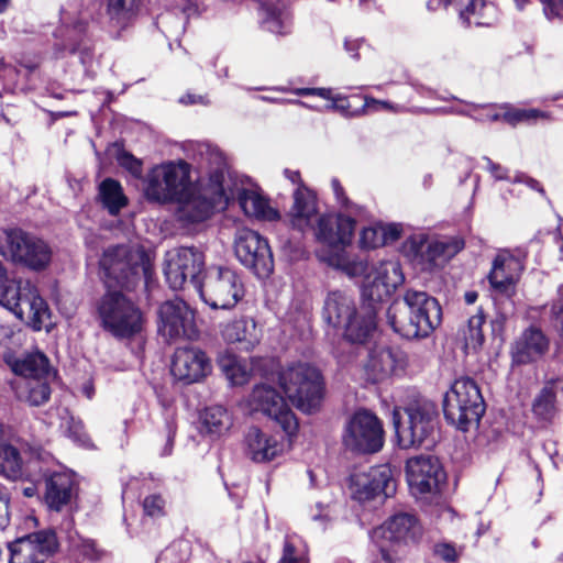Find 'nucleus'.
Instances as JSON below:
<instances>
[{
    "instance_id": "obj_1",
    "label": "nucleus",
    "mask_w": 563,
    "mask_h": 563,
    "mask_svg": "<svg viewBox=\"0 0 563 563\" xmlns=\"http://www.w3.org/2000/svg\"><path fill=\"white\" fill-rule=\"evenodd\" d=\"M133 257L128 246L117 245L107 249L100 260L108 291L100 298L97 311L102 328L118 339L132 338L143 329L139 307L121 291L111 290L114 286L130 290L139 283L141 273L148 275L143 256L137 255L140 262Z\"/></svg>"
},
{
    "instance_id": "obj_2",
    "label": "nucleus",
    "mask_w": 563,
    "mask_h": 563,
    "mask_svg": "<svg viewBox=\"0 0 563 563\" xmlns=\"http://www.w3.org/2000/svg\"><path fill=\"white\" fill-rule=\"evenodd\" d=\"M321 258L328 266L342 272L349 278L362 277V296L376 307L405 282L401 265L397 261H384L369 266L367 258L363 256L332 251L321 253Z\"/></svg>"
},
{
    "instance_id": "obj_3",
    "label": "nucleus",
    "mask_w": 563,
    "mask_h": 563,
    "mask_svg": "<svg viewBox=\"0 0 563 563\" xmlns=\"http://www.w3.org/2000/svg\"><path fill=\"white\" fill-rule=\"evenodd\" d=\"M388 324L400 336L411 340L429 336L442 319L438 300L426 291L407 289L404 301H394L386 312Z\"/></svg>"
},
{
    "instance_id": "obj_4",
    "label": "nucleus",
    "mask_w": 563,
    "mask_h": 563,
    "mask_svg": "<svg viewBox=\"0 0 563 563\" xmlns=\"http://www.w3.org/2000/svg\"><path fill=\"white\" fill-rule=\"evenodd\" d=\"M377 308L371 301L357 307L355 298L344 290L329 291L323 305V320L334 329L343 330L351 343L367 342L376 330Z\"/></svg>"
},
{
    "instance_id": "obj_5",
    "label": "nucleus",
    "mask_w": 563,
    "mask_h": 563,
    "mask_svg": "<svg viewBox=\"0 0 563 563\" xmlns=\"http://www.w3.org/2000/svg\"><path fill=\"white\" fill-rule=\"evenodd\" d=\"M278 384L288 400L300 411L312 413L320 409L324 398L321 372L307 362H291L277 374Z\"/></svg>"
},
{
    "instance_id": "obj_6",
    "label": "nucleus",
    "mask_w": 563,
    "mask_h": 563,
    "mask_svg": "<svg viewBox=\"0 0 563 563\" xmlns=\"http://www.w3.org/2000/svg\"><path fill=\"white\" fill-rule=\"evenodd\" d=\"M0 305L35 331L49 319V309L37 288L29 280L10 284L7 269L0 262Z\"/></svg>"
},
{
    "instance_id": "obj_7",
    "label": "nucleus",
    "mask_w": 563,
    "mask_h": 563,
    "mask_svg": "<svg viewBox=\"0 0 563 563\" xmlns=\"http://www.w3.org/2000/svg\"><path fill=\"white\" fill-rule=\"evenodd\" d=\"M407 419L401 421L400 410L393 412L394 427L401 449L430 448L434 443L438 411L434 404L427 399L410 402L405 408Z\"/></svg>"
},
{
    "instance_id": "obj_8",
    "label": "nucleus",
    "mask_w": 563,
    "mask_h": 563,
    "mask_svg": "<svg viewBox=\"0 0 563 563\" xmlns=\"http://www.w3.org/2000/svg\"><path fill=\"white\" fill-rule=\"evenodd\" d=\"M0 255L15 265L42 272L51 264L53 251L49 244L37 235L13 228L0 234Z\"/></svg>"
},
{
    "instance_id": "obj_9",
    "label": "nucleus",
    "mask_w": 563,
    "mask_h": 563,
    "mask_svg": "<svg viewBox=\"0 0 563 563\" xmlns=\"http://www.w3.org/2000/svg\"><path fill=\"white\" fill-rule=\"evenodd\" d=\"M446 421L459 430L467 431L477 424L485 412V402L477 384L468 378L455 379L443 398Z\"/></svg>"
},
{
    "instance_id": "obj_10",
    "label": "nucleus",
    "mask_w": 563,
    "mask_h": 563,
    "mask_svg": "<svg viewBox=\"0 0 563 563\" xmlns=\"http://www.w3.org/2000/svg\"><path fill=\"white\" fill-rule=\"evenodd\" d=\"M421 536V526L410 514H397L372 532L384 563H401L409 542H416Z\"/></svg>"
},
{
    "instance_id": "obj_11",
    "label": "nucleus",
    "mask_w": 563,
    "mask_h": 563,
    "mask_svg": "<svg viewBox=\"0 0 563 563\" xmlns=\"http://www.w3.org/2000/svg\"><path fill=\"white\" fill-rule=\"evenodd\" d=\"M191 185L189 165L183 161L154 166L146 175L144 195L161 205L175 202Z\"/></svg>"
},
{
    "instance_id": "obj_12",
    "label": "nucleus",
    "mask_w": 563,
    "mask_h": 563,
    "mask_svg": "<svg viewBox=\"0 0 563 563\" xmlns=\"http://www.w3.org/2000/svg\"><path fill=\"white\" fill-rule=\"evenodd\" d=\"M197 291L212 309L228 310L236 306L244 296V287L239 275L228 267L207 268Z\"/></svg>"
},
{
    "instance_id": "obj_13",
    "label": "nucleus",
    "mask_w": 563,
    "mask_h": 563,
    "mask_svg": "<svg viewBox=\"0 0 563 563\" xmlns=\"http://www.w3.org/2000/svg\"><path fill=\"white\" fill-rule=\"evenodd\" d=\"M464 246L456 238L431 239L426 233L411 234L404 243V251L411 261L431 271L442 266Z\"/></svg>"
},
{
    "instance_id": "obj_14",
    "label": "nucleus",
    "mask_w": 563,
    "mask_h": 563,
    "mask_svg": "<svg viewBox=\"0 0 563 563\" xmlns=\"http://www.w3.org/2000/svg\"><path fill=\"white\" fill-rule=\"evenodd\" d=\"M382 421L366 409L355 411L346 421L342 434L343 445L357 453H376L384 445Z\"/></svg>"
},
{
    "instance_id": "obj_15",
    "label": "nucleus",
    "mask_w": 563,
    "mask_h": 563,
    "mask_svg": "<svg viewBox=\"0 0 563 563\" xmlns=\"http://www.w3.org/2000/svg\"><path fill=\"white\" fill-rule=\"evenodd\" d=\"M205 254L197 247L181 246L166 253L164 274L169 287L183 289L190 284L197 290L202 283L200 275L206 273Z\"/></svg>"
},
{
    "instance_id": "obj_16",
    "label": "nucleus",
    "mask_w": 563,
    "mask_h": 563,
    "mask_svg": "<svg viewBox=\"0 0 563 563\" xmlns=\"http://www.w3.org/2000/svg\"><path fill=\"white\" fill-rule=\"evenodd\" d=\"M249 406L252 411L274 420L288 437L297 433L299 424L295 413L273 386L266 383L255 385L249 396Z\"/></svg>"
},
{
    "instance_id": "obj_17",
    "label": "nucleus",
    "mask_w": 563,
    "mask_h": 563,
    "mask_svg": "<svg viewBox=\"0 0 563 563\" xmlns=\"http://www.w3.org/2000/svg\"><path fill=\"white\" fill-rule=\"evenodd\" d=\"M349 488L352 498L360 503L384 500L395 494L396 481L391 467L383 464L353 473Z\"/></svg>"
},
{
    "instance_id": "obj_18",
    "label": "nucleus",
    "mask_w": 563,
    "mask_h": 563,
    "mask_svg": "<svg viewBox=\"0 0 563 563\" xmlns=\"http://www.w3.org/2000/svg\"><path fill=\"white\" fill-rule=\"evenodd\" d=\"M234 249L238 260L257 276H268L273 272L271 247L256 231L247 228L238 230Z\"/></svg>"
},
{
    "instance_id": "obj_19",
    "label": "nucleus",
    "mask_w": 563,
    "mask_h": 563,
    "mask_svg": "<svg viewBox=\"0 0 563 563\" xmlns=\"http://www.w3.org/2000/svg\"><path fill=\"white\" fill-rule=\"evenodd\" d=\"M408 485L413 494H432L445 483L446 474L438 457L419 455L406 463Z\"/></svg>"
},
{
    "instance_id": "obj_20",
    "label": "nucleus",
    "mask_w": 563,
    "mask_h": 563,
    "mask_svg": "<svg viewBox=\"0 0 563 563\" xmlns=\"http://www.w3.org/2000/svg\"><path fill=\"white\" fill-rule=\"evenodd\" d=\"M58 548L56 533L41 530L9 544L10 563H44Z\"/></svg>"
},
{
    "instance_id": "obj_21",
    "label": "nucleus",
    "mask_w": 563,
    "mask_h": 563,
    "mask_svg": "<svg viewBox=\"0 0 563 563\" xmlns=\"http://www.w3.org/2000/svg\"><path fill=\"white\" fill-rule=\"evenodd\" d=\"M314 234L319 241L325 245L317 252L318 258H321L323 252H347L344 245L351 242L355 230V220L350 214H323L317 218Z\"/></svg>"
},
{
    "instance_id": "obj_22",
    "label": "nucleus",
    "mask_w": 563,
    "mask_h": 563,
    "mask_svg": "<svg viewBox=\"0 0 563 563\" xmlns=\"http://www.w3.org/2000/svg\"><path fill=\"white\" fill-rule=\"evenodd\" d=\"M525 269L523 261L508 250H501L493 261L488 283L494 296L512 298Z\"/></svg>"
},
{
    "instance_id": "obj_23",
    "label": "nucleus",
    "mask_w": 563,
    "mask_h": 563,
    "mask_svg": "<svg viewBox=\"0 0 563 563\" xmlns=\"http://www.w3.org/2000/svg\"><path fill=\"white\" fill-rule=\"evenodd\" d=\"M158 331L172 340L180 336L191 339L196 334L195 313L181 299L165 301L158 309Z\"/></svg>"
},
{
    "instance_id": "obj_24",
    "label": "nucleus",
    "mask_w": 563,
    "mask_h": 563,
    "mask_svg": "<svg viewBox=\"0 0 563 563\" xmlns=\"http://www.w3.org/2000/svg\"><path fill=\"white\" fill-rule=\"evenodd\" d=\"M211 371V361L201 349L185 346L175 351L170 372L177 380L185 384L198 383Z\"/></svg>"
},
{
    "instance_id": "obj_25",
    "label": "nucleus",
    "mask_w": 563,
    "mask_h": 563,
    "mask_svg": "<svg viewBox=\"0 0 563 563\" xmlns=\"http://www.w3.org/2000/svg\"><path fill=\"white\" fill-rule=\"evenodd\" d=\"M217 197L219 199L222 197L229 199L220 184L214 189V197L212 199L203 196L191 184L186 189V194L175 201L178 205L176 211L177 220L184 224L199 223L207 220L212 213Z\"/></svg>"
},
{
    "instance_id": "obj_26",
    "label": "nucleus",
    "mask_w": 563,
    "mask_h": 563,
    "mask_svg": "<svg viewBox=\"0 0 563 563\" xmlns=\"http://www.w3.org/2000/svg\"><path fill=\"white\" fill-rule=\"evenodd\" d=\"M405 365V354L399 349L389 346H376L368 353V358L364 365L366 379L371 383L383 382L402 369Z\"/></svg>"
},
{
    "instance_id": "obj_27",
    "label": "nucleus",
    "mask_w": 563,
    "mask_h": 563,
    "mask_svg": "<svg viewBox=\"0 0 563 563\" xmlns=\"http://www.w3.org/2000/svg\"><path fill=\"white\" fill-rule=\"evenodd\" d=\"M549 350V340L534 327L525 330L511 346L512 361L516 364H528L542 357Z\"/></svg>"
},
{
    "instance_id": "obj_28",
    "label": "nucleus",
    "mask_w": 563,
    "mask_h": 563,
    "mask_svg": "<svg viewBox=\"0 0 563 563\" xmlns=\"http://www.w3.org/2000/svg\"><path fill=\"white\" fill-rule=\"evenodd\" d=\"M294 205L290 209V222L294 228L305 231L312 228L318 218L317 198L312 190L300 184L294 191Z\"/></svg>"
},
{
    "instance_id": "obj_29",
    "label": "nucleus",
    "mask_w": 563,
    "mask_h": 563,
    "mask_svg": "<svg viewBox=\"0 0 563 563\" xmlns=\"http://www.w3.org/2000/svg\"><path fill=\"white\" fill-rule=\"evenodd\" d=\"M75 495V479L68 472H56L45 481L44 499L49 509L59 511Z\"/></svg>"
},
{
    "instance_id": "obj_30",
    "label": "nucleus",
    "mask_w": 563,
    "mask_h": 563,
    "mask_svg": "<svg viewBox=\"0 0 563 563\" xmlns=\"http://www.w3.org/2000/svg\"><path fill=\"white\" fill-rule=\"evenodd\" d=\"M245 439L247 452L255 462L271 461L284 450L283 443L276 437L264 433L256 427L250 428Z\"/></svg>"
},
{
    "instance_id": "obj_31",
    "label": "nucleus",
    "mask_w": 563,
    "mask_h": 563,
    "mask_svg": "<svg viewBox=\"0 0 563 563\" xmlns=\"http://www.w3.org/2000/svg\"><path fill=\"white\" fill-rule=\"evenodd\" d=\"M239 205L245 216L261 220H276L278 212L269 206V201L256 188H239L236 190Z\"/></svg>"
},
{
    "instance_id": "obj_32",
    "label": "nucleus",
    "mask_w": 563,
    "mask_h": 563,
    "mask_svg": "<svg viewBox=\"0 0 563 563\" xmlns=\"http://www.w3.org/2000/svg\"><path fill=\"white\" fill-rule=\"evenodd\" d=\"M222 336L229 343H241L250 350L258 343L260 330L252 318H241L225 324Z\"/></svg>"
},
{
    "instance_id": "obj_33",
    "label": "nucleus",
    "mask_w": 563,
    "mask_h": 563,
    "mask_svg": "<svg viewBox=\"0 0 563 563\" xmlns=\"http://www.w3.org/2000/svg\"><path fill=\"white\" fill-rule=\"evenodd\" d=\"M232 426V420L225 408L211 406L200 415V432L210 437L224 434Z\"/></svg>"
},
{
    "instance_id": "obj_34",
    "label": "nucleus",
    "mask_w": 563,
    "mask_h": 563,
    "mask_svg": "<svg viewBox=\"0 0 563 563\" xmlns=\"http://www.w3.org/2000/svg\"><path fill=\"white\" fill-rule=\"evenodd\" d=\"M98 198L102 207L111 216H117L126 207L128 198L121 184L113 178H106L98 187Z\"/></svg>"
},
{
    "instance_id": "obj_35",
    "label": "nucleus",
    "mask_w": 563,
    "mask_h": 563,
    "mask_svg": "<svg viewBox=\"0 0 563 563\" xmlns=\"http://www.w3.org/2000/svg\"><path fill=\"white\" fill-rule=\"evenodd\" d=\"M11 367L16 375L24 378H44L49 372V362L45 354L34 352L15 360Z\"/></svg>"
},
{
    "instance_id": "obj_36",
    "label": "nucleus",
    "mask_w": 563,
    "mask_h": 563,
    "mask_svg": "<svg viewBox=\"0 0 563 563\" xmlns=\"http://www.w3.org/2000/svg\"><path fill=\"white\" fill-rule=\"evenodd\" d=\"M276 90L282 92H291L296 96L305 97V96H318L325 100H329L330 103L324 106V111H339L344 115L349 114L350 102L346 97L342 95H332V90L330 88H295L288 89L286 87L276 88Z\"/></svg>"
},
{
    "instance_id": "obj_37",
    "label": "nucleus",
    "mask_w": 563,
    "mask_h": 563,
    "mask_svg": "<svg viewBox=\"0 0 563 563\" xmlns=\"http://www.w3.org/2000/svg\"><path fill=\"white\" fill-rule=\"evenodd\" d=\"M3 427L0 424V473L11 479L23 476L22 460L19 451L2 439Z\"/></svg>"
},
{
    "instance_id": "obj_38",
    "label": "nucleus",
    "mask_w": 563,
    "mask_h": 563,
    "mask_svg": "<svg viewBox=\"0 0 563 563\" xmlns=\"http://www.w3.org/2000/svg\"><path fill=\"white\" fill-rule=\"evenodd\" d=\"M219 366L232 385H243L249 382L251 368L246 361L231 353H224L219 358Z\"/></svg>"
},
{
    "instance_id": "obj_39",
    "label": "nucleus",
    "mask_w": 563,
    "mask_h": 563,
    "mask_svg": "<svg viewBox=\"0 0 563 563\" xmlns=\"http://www.w3.org/2000/svg\"><path fill=\"white\" fill-rule=\"evenodd\" d=\"M555 400L554 383L550 382L543 386L533 400L532 412L536 418L542 421H550L556 412Z\"/></svg>"
},
{
    "instance_id": "obj_40",
    "label": "nucleus",
    "mask_w": 563,
    "mask_h": 563,
    "mask_svg": "<svg viewBox=\"0 0 563 563\" xmlns=\"http://www.w3.org/2000/svg\"><path fill=\"white\" fill-rule=\"evenodd\" d=\"M18 396L32 406H41L49 399L51 388L43 378L25 380L19 386Z\"/></svg>"
},
{
    "instance_id": "obj_41",
    "label": "nucleus",
    "mask_w": 563,
    "mask_h": 563,
    "mask_svg": "<svg viewBox=\"0 0 563 563\" xmlns=\"http://www.w3.org/2000/svg\"><path fill=\"white\" fill-rule=\"evenodd\" d=\"M484 323L485 316L482 310H478L468 319L466 328L462 330L466 352H476L483 345L485 336L482 328Z\"/></svg>"
},
{
    "instance_id": "obj_42",
    "label": "nucleus",
    "mask_w": 563,
    "mask_h": 563,
    "mask_svg": "<svg viewBox=\"0 0 563 563\" xmlns=\"http://www.w3.org/2000/svg\"><path fill=\"white\" fill-rule=\"evenodd\" d=\"M278 563H308V549L301 537L297 534L286 536L283 555Z\"/></svg>"
},
{
    "instance_id": "obj_43",
    "label": "nucleus",
    "mask_w": 563,
    "mask_h": 563,
    "mask_svg": "<svg viewBox=\"0 0 563 563\" xmlns=\"http://www.w3.org/2000/svg\"><path fill=\"white\" fill-rule=\"evenodd\" d=\"M493 10V5L483 0H470L466 8L460 12V16L467 25H489V22L483 20V16L485 12Z\"/></svg>"
},
{
    "instance_id": "obj_44",
    "label": "nucleus",
    "mask_w": 563,
    "mask_h": 563,
    "mask_svg": "<svg viewBox=\"0 0 563 563\" xmlns=\"http://www.w3.org/2000/svg\"><path fill=\"white\" fill-rule=\"evenodd\" d=\"M549 112L538 109L509 108L503 113V119L509 124L516 125L521 122H534L539 119H550Z\"/></svg>"
},
{
    "instance_id": "obj_45",
    "label": "nucleus",
    "mask_w": 563,
    "mask_h": 563,
    "mask_svg": "<svg viewBox=\"0 0 563 563\" xmlns=\"http://www.w3.org/2000/svg\"><path fill=\"white\" fill-rule=\"evenodd\" d=\"M69 547L84 559L97 561L100 558V551L91 539H85L77 532L68 534Z\"/></svg>"
},
{
    "instance_id": "obj_46",
    "label": "nucleus",
    "mask_w": 563,
    "mask_h": 563,
    "mask_svg": "<svg viewBox=\"0 0 563 563\" xmlns=\"http://www.w3.org/2000/svg\"><path fill=\"white\" fill-rule=\"evenodd\" d=\"M239 0H205L202 11L214 18H225L232 13Z\"/></svg>"
},
{
    "instance_id": "obj_47",
    "label": "nucleus",
    "mask_w": 563,
    "mask_h": 563,
    "mask_svg": "<svg viewBox=\"0 0 563 563\" xmlns=\"http://www.w3.org/2000/svg\"><path fill=\"white\" fill-rule=\"evenodd\" d=\"M463 548H456L448 541L438 542L433 547V558L444 563H456Z\"/></svg>"
},
{
    "instance_id": "obj_48",
    "label": "nucleus",
    "mask_w": 563,
    "mask_h": 563,
    "mask_svg": "<svg viewBox=\"0 0 563 563\" xmlns=\"http://www.w3.org/2000/svg\"><path fill=\"white\" fill-rule=\"evenodd\" d=\"M331 187L336 201L341 205L342 208H344L349 212L350 216H363V213L365 212L364 208L354 205L353 202L350 201L339 179L332 178Z\"/></svg>"
},
{
    "instance_id": "obj_49",
    "label": "nucleus",
    "mask_w": 563,
    "mask_h": 563,
    "mask_svg": "<svg viewBox=\"0 0 563 563\" xmlns=\"http://www.w3.org/2000/svg\"><path fill=\"white\" fill-rule=\"evenodd\" d=\"M384 244L380 225L367 227L361 231L360 245L363 249H375Z\"/></svg>"
},
{
    "instance_id": "obj_50",
    "label": "nucleus",
    "mask_w": 563,
    "mask_h": 563,
    "mask_svg": "<svg viewBox=\"0 0 563 563\" xmlns=\"http://www.w3.org/2000/svg\"><path fill=\"white\" fill-rule=\"evenodd\" d=\"M363 111H371V112L387 111V112L398 113V112L404 111V107L400 104L391 103L389 101L377 100L373 97H365Z\"/></svg>"
},
{
    "instance_id": "obj_51",
    "label": "nucleus",
    "mask_w": 563,
    "mask_h": 563,
    "mask_svg": "<svg viewBox=\"0 0 563 563\" xmlns=\"http://www.w3.org/2000/svg\"><path fill=\"white\" fill-rule=\"evenodd\" d=\"M117 161L121 167L126 169L132 176L139 178L142 175V162L131 153L122 151L117 155Z\"/></svg>"
},
{
    "instance_id": "obj_52",
    "label": "nucleus",
    "mask_w": 563,
    "mask_h": 563,
    "mask_svg": "<svg viewBox=\"0 0 563 563\" xmlns=\"http://www.w3.org/2000/svg\"><path fill=\"white\" fill-rule=\"evenodd\" d=\"M67 435L77 444L82 446H90V439L84 430L80 421H75L73 418L68 422Z\"/></svg>"
},
{
    "instance_id": "obj_53",
    "label": "nucleus",
    "mask_w": 563,
    "mask_h": 563,
    "mask_svg": "<svg viewBox=\"0 0 563 563\" xmlns=\"http://www.w3.org/2000/svg\"><path fill=\"white\" fill-rule=\"evenodd\" d=\"M165 500L161 495L153 494L143 501V509L147 516L159 517L164 515Z\"/></svg>"
},
{
    "instance_id": "obj_54",
    "label": "nucleus",
    "mask_w": 563,
    "mask_h": 563,
    "mask_svg": "<svg viewBox=\"0 0 563 563\" xmlns=\"http://www.w3.org/2000/svg\"><path fill=\"white\" fill-rule=\"evenodd\" d=\"M486 169L495 180H509V169L498 163L493 162L489 157L484 156Z\"/></svg>"
},
{
    "instance_id": "obj_55",
    "label": "nucleus",
    "mask_w": 563,
    "mask_h": 563,
    "mask_svg": "<svg viewBox=\"0 0 563 563\" xmlns=\"http://www.w3.org/2000/svg\"><path fill=\"white\" fill-rule=\"evenodd\" d=\"M131 4L132 0H108V12L111 18H119Z\"/></svg>"
},
{
    "instance_id": "obj_56",
    "label": "nucleus",
    "mask_w": 563,
    "mask_h": 563,
    "mask_svg": "<svg viewBox=\"0 0 563 563\" xmlns=\"http://www.w3.org/2000/svg\"><path fill=\"white\" fill-rule=\"evenodd\" d=\"M382 238H384V244L394 242L399 239L401 230L397 224H389L386 227L380 225Z\"/></svg>"
},
{
    "instance_id": "obj_57",
    "label": "nucleus",
    "mask_w": 563,
    "mask_h": 563,
    "mask_svg": "<svg viewBox=\"0 0 563 563\" xmlns=\"http://www.w3.org/2000/svg\"><path fill=\"white\" fill-rule=\"evenodd\" d=\"M176 423L174 420H168L166 422V432H167V439H166V444H165V448L163 450V455H169L172 453V450H173V445H174V438H175V434H176Z\"/></svg>"
},
{
    "instance_id": "obj_58",
    "label": "nucleus",
    "mask_w": 563,
    "mask_h": 563,
    "mask_svg": "<svg viewBox=\"0 0 563 563\" xmlns=\"http://www.w3.org/2000/svg\"><path fill=\"white\" fill-rule=\"evenodd\" d=\"M265 27L272 33H282L283 32V22L279 16L275 13H269L266 20L264 21Z\"/></svg>"
},
{
    "instance_id": "obj_59",
    "label": "nucleus",
    "mask_w": 563,
    "mask_h": 563,
    "mask_svg": "<svg viewBox=\"0 0 563 563\" xmlns=\"http://www.w3.org/2000/svg\"><path fill=\"white\" fill-rule=\"evenodd\" d=\"M179 102L184 103V104H196V103L208 104L209 103L206 96L195 95V93H186V95L181 96L179 99Z\"/></svg>"
},
{
    "instance_id": "obj_60",
    "label": "nucleus",
    "mask_w": 563,
    "mask_h": 563,
    "mask_svg": "<svg viewBox=\"0 0 563 563\" xmlns=\"http://www.w3.org/2000/svg\"><path fill=\"white\" fill-rule=\"evenodd\" d=\"M362 45L363 42L360 40H346L344 43L346 52L351 53L353 58H358L356 51L360 49Z\"/></svg>"
},
{
    "instance_id": "obj_61",
    "label": "nucleus",
    "mask_w": 563,
    "mask_h": 563,
    "mask_svg": "<svg viewBox=\"0 0 563 563\" xmlns=\"http://www.w3.org/2000/svg\"><path fill=\"white\" fill-rule=\"evenodd\" d=\"M472 119H474L475 121H479V122H485V121H498L500 119H503V114H499L498 112L494 111L492 109V107L489 108V111H487L486 115L485 117H475V115H472Z\"/></svg>"
},
{
    "instance_id": "obj_62",
    "label": "nucleus",
    "mask_w": 563,
    "mask_h": 563,
    "mask_svg": "<svg viewBox=\"0 0 563 563\" xmlns=\"http://www.w3.org/2000/svg\"><path fill=\"white\" fill-rule=\"evenodd\" d=\"M284 175L287 179H289L294 185H297V187L302 184L300 174L298 170H291V169H285Z\"/></svg>"
},
{
    "instance_id": "obj_63",
    "label": "nucleus",
    "mask_w": 563,
    "mask_h": 563,
    "mask_svg": "<svg viewBox=\"0 0 563 563\" xmlns=\"http://www.w3.org/2000/svg\"><path fill=\"white\" fill-rule=\"evenodd\" d=\"M490 106L471 103V112L475 117H485Z\"/></svg>"
},
{
    "instance_id": "obj_64",
    "label": "nucleus",
    "mask_w": 563,
    "mask_h": 563,
    "mask_svg": "<svg viewBox=\"0 0 563 563\" xmlns=\"http://www.w3.org/2000/svg\"><path fill=\"white\" fill-rule=\"evenodd\" d=\"M525 185L528 186L529 188H531L532 190H536V191L540 192L541 195L545 196V191H544L542 185L537 179L529 177Z\"/></svg>"
}]
</instances>
